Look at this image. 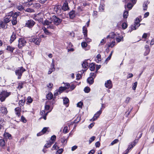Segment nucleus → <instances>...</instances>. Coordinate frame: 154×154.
Instances as JSON below:
<instances>
[{
  "mask_svg": "<svg viewBox=\"0 0 154 154\" xmlns=\"http://www.w3.org/2000/svg\"><path fill=\"white\" fill-rule=\"evenodd\" d=\"M26 71V69L22 66L18 67L15 70V74L18 76L17 79H20L21 78L23 73Z\"/></svg>",
  "mask_w": 154,
  "mask_h": 154,
  "instance_id": "nucleus-1",
  "label": "nucleus"
},
{
  "mask_svg": "<svg viewBox=\"0 0 154 154\" xmlns=\"http://www.w3.org/2000/svg\"><path fill=\"white\" fill-rule=\"evenodd\" d=\"M11 94V92H8L5 90L2 91L0 93V100L2 102L4 101L6 98Z\"/></svg>",
  "mask_w": 154,
  "mask_h": 154,
  "instance_id": "nucleus-2",
  "label": "nucleus"
},
{
  "mask_svg": "<svg viewBox=\"0 0 154 154\" xmlns=\"http://www.w3.org/2000/svg\"><path fill=\"white\" fill-rule=\"evenodd\" d=\"M65 86L64 87H60L57 90H56L54 93V95L55 97L57 96L59 94H60L62 93L67 88L66 86H67V83H65Z\"/></svg>",
  "mask_w": 154,
  "mask_h": 154,
  "instance_id": "nucleus-3",
  "label": "nucleus"
},
{
  "mask_svg": "<svg viewBox=\"0 0 154 154\" xmlns=\"http://www.w3.org/2000/svg\"><path fill=\"white\" fill-rule=\"evenodd\" d=\"M35 24V22L32 19H30L26 21L25 26L29 29H31Z\"/></svg>",
  "mask_w": 154,
  "mask_h": 154,
  "instance_id": "nucleus-4",
  "label": "nucleus"
},
{
  "mask_svg": "<svg viewBox=\"0 0 154 154\" xmlns=\"http://www.w3.org/2000/svg\"><path fill=\"white\" fill-rule=\"evenodd\" d=\"M13 13V11H11L8 14L4 17L3 21L7 24L10 22L12 19L11 17H12Z\"/></svg>",
  "mask_w": 154,
  "mask_h": 154,
  "instance_id": "nucleus-5",
  "label": "nucleus"
},
{
  "mask_svg": "<svg viewBox=\"0 0 154 154\" xmlns=\"http://www.w3.org/2000/svg\"><path fill=\"white\" fill-rule=\"evenodd\" d=\"M51 19L52 22L56 25H59L61 22V20L60 19L55 15L52 16Z\"/></svg>",
  "mask_w": 154,
  "mask_h": 154,
  "instance_id": "nucleus-6",
  "label": "nucleus"
},
{
  "mask_svg": "<svg viewBox=\"0 0 154 154\" xmlns=\"http://www.w3.org/2000/svg\"><path fill=\"white\" fill-rule=\"evenodd\" d=\"M103 103L101 104V108L103 107ZM102 108H101L100 109L99 111H97V113L94 114V116L93 118L90 120L91 121H94L96 120L99 117L100 114L101 113L102 111L101 110Z\"/></svg>",
  "mask_w": 154,
  "mask_h": 154,
  "instance_id": "nucleus-7",
  "label": "nucleus"
},
{
  "mask_svg": "<svg viewBox=\"0 0 154 154\" xmlns=\"http://www.w3.org/2000/svg\"><path fill=\"white\" fill-rule=\"evenodd\" d=\"M26 41L24 38H19L18 45V48H21L26 45Z\"/></svg>",
  "mask_w": 154,
  "mask_h": 154,
  "instance_id": "nucleus-8",
  "label": "nucleus"
},
{
  "mask_svg": "<svg viewBox=\"0 0 154 154\" xmlns=\"http://www.w3.org/2000/svg\"><path fill=\"white\" fill-rule=\"evenodd\" d=\"M138 140V139H136L133 142L131 143V144L128 146V147L126 150L125 152H128L129 150L135 146L136 143L137 142Z\"/></svg>",
  "mask_w": 154,
  "mask_h": 154,
  "instance_id": "nucleus-9",
  "label": "nucleus"
},
{
  "mask_svg": "<svg viewBox=\"0 0 154 154\" xmlns=\"http://www.w3.org/2000/svg\"><path fill=\"white\" fill-rule=\"evenodd\" d=\"M105 86L109 89H111L112 88V81L110 80H108L106 82L105 84Z\"/></svg>",
  "mask_w": 154,
  "mask_h": 154,
  "instance_id": "nucleus-10",
  "label": "nucleus"
},
{
  "mask_svg": "<svg viewBox=\"0 0 154 154\" xmlns=\"http://www.w3.org/2000/svg\"><path fill=\"white\" fill-rule=\"evenodd\" d=\"M77 83V82L75 81L72 83H71L70 84L68 83V89H69V87L70 89L69 91H72L73 90L76 86V84H75Z\"/></svg>",
  "mask_w": 154,
  "mask_h": 154,
  "instance_id": "nucleus-11",
  "label": "nucleus"
},
{
  "mask_svg": "<svg viewBox=\"0 0 154 154\" xmlns=\"http://www.w3.org/2000/svg\"><path fill=\"white\" fill-rule=\"evenodd\" d=\"M21 109V107H18L14 109L15 113L18 117H19L20 116Z\"/></svg>",
  "mask_w": 154,
  "mask_h": 154,
  "instance_id": "nucleus-12",
  "label": "nucleus"
},
{
  "mask_svg": "<svg viewBox=\"0 0 154 154\" xmlns=\"http://www.w3.org/2000/svg\"><path fill=\"white\" fill-rule=\"evenodd\" d=\"M16 17V15L14 16L13 15V14L12 17H11L12 19L11 20V21L12 25H16L17 23V17Z\"/></svg>",
  "mask_w": 154,
  "mask_h": 154,
  "instance_id": "nucleus-13",
  "label": "nucleus"
},
{
  "mask_svg": "<svg viewBox=\"0 0 154 154\" xmlns=\"http://www.w3.org/2000/svg\"><path fill=\"white\" fill-rule=\"evenodd\" d=\"M103 2H104V1H102L99 8V11L101 12L104 11L105 8V5Z\"/></svg>",
  "mask_w": 154,
  "mask_h": 154,
  "instance_id": "nucleus-14",
  "label": "nucleus"
},
{
  "mask_svg": "<svg viewBox=\"0 0 154 154\" xmlns=\"http://www.w3.org/2000/svg\"><path fill=\"white\" fill-rule=\"evenodd\" d=\"M61 6L60 5H57L55 6L54 9V11L57 14H59L61 11Z\"/></svg>",
  "mask_w": 154,
  "mask_h": 154,
  "instance_id": "nucleus-15",
  "label": "nucleus"
},
{
  "mask_svg": "<svg viewBox=\"0 0 154 154\" xmlns=\"http://www.w3.org/2000/svg\"><path fill=\"white\" fill-rule=\"evenodd\" d=\"M65 1L62 7V9L64 11H66L67 10V0H64Z\"/></svg>",
  "mask_w": 154,
  "mask_h": 154,
  "instance_id": "nucleus-16",
  "label": "nucleus"
},
{
  "mask_svg": "<svg viewBox=\"0 0 154 154\" xmlns=\"http://www.w3.org/2000/svg\"><path fill=\"white\" fill-rule=\"evenodd\" d=\"M140 24L138 26H137L136 25L134 24L131 26V29L128 30V32H131L133 30H135L137 29V28L140 26Z\"/></svg>",
  "mask_w": 154,
  "mask_h": 154,
  "instance_id": "nucleus-17",
  "label": "nucleus"
},
{
  "mask_svg": "<svg viewBox=\"0 0 154 154\" xmlns=\"http://www.w3.org/2000/svg\"><path fill=\"white\" fill-rule=\"evenodd\" d=\"M8 24L4 21L0 22V28L5 29L7 28Z\"/></svg>",
  "mask_w": 154,
  "mask_h": 154,
  "instance_id": "nucleus-18",
  "label": "nucleus"
},
{
  "mask_svg": "<svg viewBox=\"0 0 154 154\" xmlns=\"http://www.w3.org/2000/svg\"><path fill=\"white\" fill-rule=\"evenodd\" d=\"M51 68L50 69L48 72V74H51L52 72L54 71L55 70V68H54V62L53 61H52V63L51 64Z\"/></svg>",
  "mask_w": 154,
  "mask_h": 154,
  "instance_id": "nucleus-19",
  "label": "nucleus"
},
{
  "mask_svg": "<svg viewBox=\"0 0 154 154\" xmlns=\"http://www.w3.org/2000/svg\"><path fill=\"white\" fill-rule=\"evenodd\" d=\"M16 38V34L15 32H13L12 35H11V39L10 42L12 43L14 40Z\"/></svg>",
  "mask_w": 154,
  "mask_h": 154,
  "instance_id": "nucleus-20",
  "label": "nucleus"
},
{
  "mask_svg": "<svg viewBox=\"0 0 154 154\" xmlns=\"http://www.w3.org/2000/svg\"><path fill=\"white\" fill-rule=\"evenodd\" d=\"M41 41V39L40 38H33L32 41L35 43V44L39 45L40 42Z\"/></svg>",
  "mask_w": 154,
  "mask_h": 154,
  "instance_id": "nucleus-21",
  "label": "nucleus"
},
{
  "mask_svg": "<svg viewBox=\"0 0 154 154\" xmlns=\"http://www.w3.org/2000/svg\"><path fill=\"white\" fill-rule=\"evenodd\" d=\"M94 82V78L92 77H89L87 79V82L90 85L93 84Z\"/></svg>",
  "mask_w": 154,
  "mask_h": 154,
  "instance_id": "nucleus-22",
  "label": "nucleus"
},
{
  "mask_svg": "<svg viewBox=\"0 0 154 154\" xmlns=\"http://www.w3.org/2000/svg\"><path fill=\"white\" fill-rule=\"evenodd\" d=\"M75 12L73 11L69 13V18L71 19H73L75 17Z\"/></svg>",
  "mask_w": 154,
  "mask_h": 154,
  "instance_id": "nucleus-23",
  "label": "nucleus"
},
{
  "mask_svg": "<svg viewBox=\"0 0 154 154\" xmlns=\"http://www.w3.org/2000/svg\"><path fill=\"white\" fill-rule=\"evenodd\" d=\"M81 74L78 73L77 74L76 76V80H79L82 77V73H83V70L82 71H80Z\"/></svg>",
  "mask_w": 154,
  "mask_h": 154,
  "instance_id": "nucleus-24",
  "label": "nucleus"
},
{
  "mask_svg": "<svg viewBox=\"0 0 154 154\" xmlns=\"http://www.w3.org/2000/svg\"><path fill=\"white\" fill-rule=\"evenodd\" d=\"M133 6V5L132 4H131L130 3H128L127 5H125V9L126 10L127 9L126 7H127L128 8V10H129L132 8Z\"/></svg>",
  "mask_w": 154,
  "mask_h": 154,
  "instance_id": "nucleus-25",
  "label": "nucleus"
},
{
  "mask_svg": "<svg viewBox=\"0 0 154 154\" xmlns=\"http://www.w3.org/2000/svg\"><path fill=\"white\" fill-rule=\"evenodd\" d=\"M83 33V34L84 37L87 36V29L85 26H83L82 28Z\"/></svg>",
  "mask_w": 154,
  "mask_h": 154,
  "instance_id": "nucleus-26",
  "label": "nucleus"
},
{
  "mask_svg": "<svg viewBox=\"0 0 154 154\" xmlns=\"http://www.w3.org/2000/svg\"><path fill=\"white\" fill-rule=\"evenodd\" d=\"M95 67V64L94 63H92L89 65V67L91 71H94Z\"/></svg>",
  "mask_w": 154,
  "mask_h": 154,
  "instance_id": "nucleus-27",
  "label": "nucleus"
},
{
  "mask_svg": "<svg viewBox=\"0 0 154 154\" xmlns=\"http://www.w3.org/2000/svg\"><path fill=\"white\" fill-rule=\"evenodd\" d=\"M115 34L114 32H111L109 35L107 36L106 38L108 39L109 38H115Z\"/></svg>",
  "mask_w": 154,
  "mask_h": 154,
  "instance_id": "nucleus-28",
  "label": "nucleus"
},
{
  "mask_svg": "<svg viewBox=\"0 0 154 154\" xmlns=\"http://www.w3.org/2000/svg\"><path fill=\"white\" fill-rule=\"evenodd\" d=\"M1 110L2 113L4 114H6L7 112L6 108L4 107H1Z\"/></svg>",
  "mask_w": 154,
  "mask_h": 154,
  "instance_id": "nucleus-29",
  "label": "nucleus"
},
{
  "mask_svg": "<svg viewBox=\"0 0 154 154\" xmlns=\"http://www.w3.org/2000/svg\"><path fill=\"white\" fill-rule=\"evenodd\" d=\"M24 84V82H20L18 84V86L17 88L19 90H20L23 87V85Z\"/></svg>",
  "mask_w": 154,
  "mask_h": 154,
  "instance_id": "nucleus-30",
  "label": "nucleus"
},
{
  "mask_svg": "<svg viewBox=\"0 0 154 154\" xmlns=\"http://www.w3.org/2000/svg\"><path fill=\"white\" fill-rule=\"evenodd\" d=\"M42 29L44 31V32L45 34L48 35H51V33L45 27H43L42 28Z\"/></svg>",
  "mask_w": 154,
  "mask_h": 154,
  "instance_id": "nucleus-31",
  "label": "nucleus"
},
{
  "mask_svg": "<svg viewBox=\"0 0 154 154\" xmlns=\"http://www.w3.org/2000/svg\"><path fill=\"white\" fill-rule=\"evenodd\" d=\"M0 145L2 147H3L5 146V142L4 140L0 139Z\"/></svg>",
  "mask_w": 154,
  "mask_h": 154,
  "instance_id": "nucleus-32",
  "label": "nucleus"
},
{
  "mask_svg": "<svg viewBox=\"0 0 154 154\" xmlns=\"http://www.w3.org/2000/svg\"><path fill=\"white\" fill-rule=\"evenodd\" d=\"M128 15V11L125 9V11L124 12V13H123V17L125 18H127Z\"/></svg>",
  "mask_w": 154,
  "mask_h": 154,
  "instance_id": "nucleus-33",
  "label": "nucleus"
},
{
  "mask_svg": "<svg viewBox=\"0 0 154 154\" xmlns=\"http://www.w3.org/2000/svg\"><path fill=\"white\" fill-rule=\"evenodd\" d=\"M82 66L83 68H87L88 66V63L86 61H84L82 64Z\"/></svg>",
  "mask_w": 154,
  "mask_h": 154,
  "instance_id": "nucleus-34",
  "label": "nucleus"
},
{
  "mask_svg": "<svg viewBox=\"0 0 154 154\" xmlns=\"http://www.w3.org/2000/svg\"><path fill=\"white\" fill-rule=\"evenodd\" d=\"M53 97V94L51 93H49L46 96V97L48 100L51 99Z\"/></svg>",
  "mask_w": 154,
  "mask_h": 154,
  "instance_id": "nucleus-35",
  "label": "nucleus"
},
{
  "mask_svg": "<svg viewBox=\"0 0 154 154\" xmlns=\"http://www.w3.org/2000/svg\"><path fill=\"white\" fill-rule=\"evenodd\" d=\"M147 2H145L143 5V9L144 10H146L147 8Z\"/></svg>",
  "mask_w": 154,
  "mask_h": 154,
  "instance_id": "nucleus-36",
  "label": "nucleus"
},
{
  "mask_svg": "<svg viewBox=\"0 0 154 154\" xmlns=\"http://www.w3.org/2000/svg\"><path fill=\"white\" fill-rule=\"evenodd\" d=\"M52 144L53 143H51V142L50 141L49 143H48L45 145L44 147L46 148H48L50 147Z\"/></svg>",
  "mask_w": 154,
  "mask_h": 154,
  "instance_id": "nucleus-37",
  "label": "nucleus"
},
{
  "mask_svg": "<svg viewBox=\"0 0 154 154\" xmlns=\"http://www.w3.org/2000/svg\"><path fill=\"white\" fill-rule=\"evenodd\" d=\"M14 49V48H13L10 46H7V50L11 52H13Z\"/></svg>",
  "mask_w": 154,
  "mask_h": 154,
  "instance_id": "nucleus-38",
  "label": "nucleus"
},
{
  "mask_svg": "<svg viewBox=\"0 0 154 154\" xmlns=\"http://www.w3.org/2000/svg\"><path fill=\"white\" fill-rule=\"evenodd\" d=\"M52 22L51 20V21H49L47 20H46L44 21V24L45 25H49Z\"/></svg>",
  "mask_w": 154,
  "mask_h": 154,
  "instance_id": "nucleus-39",
  "label": "nucleus"
},
{
  "mask_svg": "<svg viewBox=\"0 0 154 154\" xmlns=\"http://www.w3.org/2000/svg\"><path fill=\"white\" fill-rule=\"evenodd\" d=\"M56 136L55 135H53L51 137L50 141L51 142V143H54V142L55 141L56 139Z\"/></svg>",
  "mask_w": 154,
  "mask_h": 154,
  "instance_id": "nucleus-40",
  "label": "nucleus"
},
{
  "mask_svg": "<svg viewBox=\"0 0 154 154\" xmlns=\"http://www.w3.org/2000/svg\"><path fill=\"white\" fill-rule=\"evenodd\" d=\"M90 91V88L88 87H86L84 89V91L86 93H89Z\"/></svg>",
  "mask_w": 154,
  "mask_h": 154,
  "instance_id": "nucleus-41",
  "label": "nucleus"
},
{
  "mask_svg": "<svg viewBox=\"0 0 154 154\" xmlns=\"http://www.w3.org/2000/svg\"><path fill=\"white\" fill-rule=\"evenodd\" d=\"M115 41L114 40L111 43H109V45H108V47H111L112 48L113 46L115 45Z\"/></svg>",
  "mask_w": 154,
  "mask_h": 154,
  "instance_id": "nucleus-42",
  "label": "nucleus"
},
{
  "mask_svg": "<svg viewBox=\"0 0 154 154\" xmlns=\"http://www.w3.org/2000/svg\"><path fill=\"white\" fill-rule=\"evenodd\" d=\"M140 22V20L137 17L136 18L135 22H134V23L137 26H138V25L139 24V23Z\"/></svg>",
  "mask_w": 154,
  "mask_h": 154,
  "instance_id": "nucleus-43",
  "label": "nucleus"
},
{
  "mask_svg": "<svg viewBox=\"0 0 154 154\" xmlns=\"http://www.w3.org/2000/svg\"><path fill=\"white\" fill-rule=\"evenodd\" d=\"M123 37L122 36H120L116 38V41L118 42H119L122 41H122H123Z\"/></svg>",
  "mask_w": 154,
  "mask_h": 154,
  "instance_id": "nucleus-44",
  "label": "nucleus"
},
{
  "mask_svg": "<svg viewBox=\"0 0 154 154\" xmlns=\"http://www.w3.org/2000/svg\"><path fill=\"white\" fill-rule=\"evenodd\" d=\"M127 24L125 23H123L122 24V27L123 29H126L127 27Z\"/></svg>",
  "mask_w": 154,
  "mask_h": 154,
  "instance_id": "nucleus-45",
  "label": "nucleus"
},
{
  "mask_svg": "<svg viewBox=\"0 0 154 154\" xmlns=\"http://www.w3.org/2000/svg\"><path fill=\"white\" fill-rule=\"evenodd\" d=\"M25 100L23 101V100H20L19 102V104L20 105V106L21 107V106H23L24 105Z\"/></svg>",
  "mask_w": 154,
  "mask_h": 154,
  "instance_id": "nucleus-46",
  "label": "nucleus"
},
{
  "mask_svg": "<svg viewBox=\"0 0 154 154\" xmlns=\"http://www.w3.org/2000/svg\"><path fill=\"white\" fill-rule=\"evenodd\" d=\"M137 82H135L134 83V84H133V86L132 87L133 89L134 90H136V88L137 87Z\"/></svg>",
  "mask_w": 154,
  "mask_h": 154,
  "instance_id": "nucleus-47",
  "label": "nucleus"
},
{
  "mask_svg": "<svg viewBox=\"0 0 154 154\" xmlns=\"http://www.w3.org/2000/svg\"><path fill=\"white\" fill-rule=\"evenodd\" d=\"M63 104L66 105L67 104V98L66 97L63 98Z\"/></svg>",
  "mask_w": 154,
  "mask_h": 154,
  "instance_id": "nucleus-48",
  "label": "nucleus"
},
{
  "mask_svg": "<svg viewBox=\"0 0 154 154\" xmlns=\"http://www.w3.org/2000/svg\"><path fill=\"white\" fill-rule=\"evenodd\" d=\"M119 141V140L117 139H116L114 140L111 143V145H112L117 143Z\"/></svg>",
  "mask_w": 154,
  "mask_h": 154,
  "instance_id": "nucleus-49",
  "label": "nucleus"
},
{
  "mask_svg": "<svg viewBox=\"0 0 154 154\" xmlns=\"http://www.w3.org/2000/svg\"><path fill=\"white\" fill-rule=\"evenodd\" d=\"M150 49H146L144 53V56H147L148 55L149 53L150 52Z\"/></svg>",
  "mask_w": 154,
  "mask_h": 154,
  "instance_id": "nucleus-50",
  "label": "nucleus"
},
{
  "mask_svg": "<svg viewBox=\"0 0 154 154\" xmlns=\"http://www.w3.org/2000/svg\"><path fill=\"white\" fill-rule=\"evenodd\" d=\"M83 105V103L80 102L78 103L77 104V106L80 108H81Z\"/></svg>",
  "mask_w": 154,
  "mask_h": 154,
  "instance_id": "nucleus-51",
  "label": "nucleus"
},
{
  "mask_svg": "<svg viewBox=\"0 0 154 154\" xmlns=\"http://www.w3.org/2000/svg\"><path fill=\"white\" fill-rule=\"evenodd\" d=\"M58 148V146H57V145H56V143H55L51 149L52 150H54V149L57 150Z\"/></svg>",
  "mask_w": 154,
  "mask_h": 154,
  "instance_id": "nucleus-52",
  "label": "nucleus"
},
{
  "mask_svg": "<svg viewBox=\"0 0 154 154\" xmlns=\"http://www.w3.org/2000/svg\"><path fill=\"white\" fill-rule=\"evenodd\" d=\"M81 45L82 47L83 48H85L87 46V43L85 42H82L81 43Z\"/></svg>",
  "mask_w": 154,
  "mask_h": 154,
  "instance_id": "nucleus-53",
  "label": "nucleus"
},
{
  "mask_svg": "<svg viewBox=\"0 0 154 154\" xmlns=\"http://www.w3.org/2000/svg\"><path fill=\"white\" fill-rule=\"evenodd\" d=\"M48 128L45 127L42 129V130L41 131V132H42L43 134L46 133V132L47 131V129Z\"/></svg>",
  "mask_w": 154,
  "mask_h": 154,
  "instance_id": "nucleus-54",
  "label": "nucleus"
},
{
  "mask_svg": "<svg viewBox=\"0 0 154 154\" xmlns=\"http://www.w3.org/2000/svg\"><path fill=\"white\" fill-rule=\"evenodd\" d=\"M21 121L25 123L26 122V120L25 118L23 116L21 117Z\"/></svg>",
  "mask_w": 154,
  "mask_h": 154,
  "instance_id": "nucleus-55",
  "label": "nucleus"
},
{
  "mask_svg": "<svg viewBox=\"0 0 154 154\" xmlns=\"http://www.w3.org/2000/svg\"><path fill=\"white\" fill-rule=\"evenodd\" d=\"M26 11L28 12H34V10L30 8H27L26 9Z\"/></svg>",
  "mask_w": 154,
  "mask_h": 154,
  "instance_id": "nucleus-56",
  "label": "nucleus"
},
{
  "mask_svg": "<svg viewBox=\"0 0 154 154\" xmlns=\"http://www.w3.org/2000/svg\"><path fill=\"white\" fill-rule=\"evenodd\" d=\"M17 8L19 11H20L22 10L23 9V6L21 5L17 6Z\"/></svg>",
  "mask_w": 154,
  "mask_h": 154,
  "instance_id": "nucleus-57",
  "label": "nucleus"
},
{
  "mask_svg": "<svg viewBox=\"0 0 154 154\" xmlns=\"http://www.w3.org/2000/svg\"><path fill=\"white\" fill-rule=\"evenodd\" d=\"M63 149H58L56 152V154H61L63 152Z\"/></svg>",
  "mask_w": 154,
  "mask_h": 154,
  "instance_id": "nucleus-58",
  "label": "nucleus"
},
{
  "mask_svg": "<svg viewBox=\"0 0 154 154\" xmlns=\"http://www.w3.org/2000/svg\"><path fill=\"white\" fill-rule=\"evenodd\" d=\"M95 138V137L94 136H92L91 137L89 140V143H91V142L94 140Z\"/></svg>",
  "mask_w": 154,
  "mask_h": 154,
  "instance_id": "nucleus-59",
  "label": "nucleus"
},
{
  "mask_svg": "<svg viewBox=\"0 0 154 154\" xmlns=\"http://www.w3.org/2000/svg\"><path fill=\"white\" fill-rule=\"evenodd\" d=\"M85 41L88 42H90L91 41V39L87 37V36L84 37Z\"/></svg>",
  "mask_w": 154,
  "mask_h": 154,
  "instance_id": "nucleus-60",
  "label": "nucleus"
},
{
  "mask_svg": "<svg viewBox=\"0 0 154 154\" xmlns=\"http://www.w3.org/2000/svg\"><path fill=\"white\" fill-rule=\"evenodd\" d=\"M149 131L152 133L154 132V124L151 126Z\"/></svg>",
  "mask_w": 154,
  "mask_h": 154,
  "instance_id": "nucleus-61",
  "label": "nucleus"
},
{
  "mask_svg": "<svg viewBox=\"0 0 154 154\" xmlns=\"http://www.w3.org/2000/svg\"><path fill=\"white\" fill-rule=\"evenodd\" d=\"M96 72L95 73L91 72L90 74V77H92L93 78V77H94V78H95L96 76Z\"/></svg>",
  "mask_w": 154,
  "mask_h": 154,
  "instance_id": "nucleus-62",
  "label": "nucleus"
},
{
  "mask_svg": "<svg viewBox=\"0 0 154 154\" xmlns=\"http://www.w3.org/2000/svg\"><path fill=\"white\" fill-rule=\"evenodd\" d=\"M21 14L19 12H15L14 14V13H13V15L14 16L16 15V17H17L18 16L20 15Z\"/></svg>",
  "mask_w": 154,
  "mask_h": 154,
  "instance_id": "nucleus-63",
  "label": "nucleus"
},
{
  "mask_svg": "<svg viewBox=\"0 0 154 154\" xmlns=\"http://www.w3.org/2000/svg\"><path fill=\"white\" fill-rule=\"evenodd\" d=\"M32 101V99L31 98V97H28L27 98V101L29 103H31Z\"/></svg>",
  "mask_w": 154,
  "mask_h": 154,
  "instance_id": "nucleus-64",
  "label": "nucleus"
}]
</instances>
